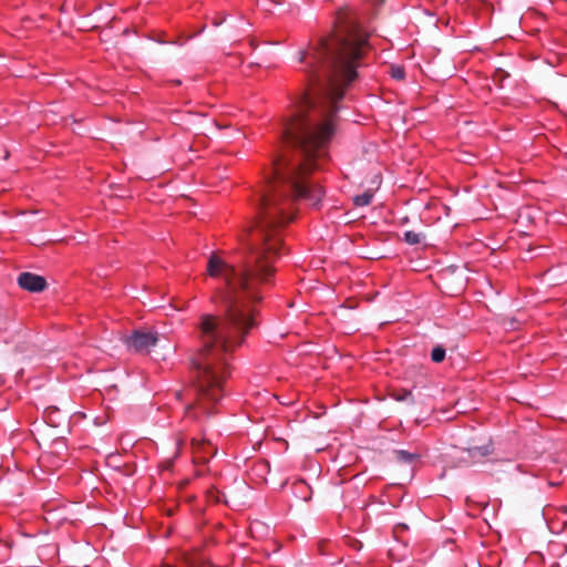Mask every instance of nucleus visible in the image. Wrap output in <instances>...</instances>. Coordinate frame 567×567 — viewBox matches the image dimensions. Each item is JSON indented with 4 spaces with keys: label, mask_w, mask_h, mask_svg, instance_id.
Masks as SVG:
<instances>
[{
    "label": "nucleus",
    "mask_w": 567,
    "mask_h": 567,
    "mask_svg": "<svg viewBox=\"0 0 567 567\" xmlns=\"http://www.w3.org/2000/svg\"><path fill=\"white\" fill-rule=\"evenodd\" d=\"M369 49V42H318L310 53L300 52L299 61L308 64L309 89L282 126L284 143L293 154L274 161L266 177L245 260L231 266L216 255L208 259V275L220 277L226 284L212 299L224 306V315L199 317L200 346L192 357L195 399L185 406L187 414L196 409L210 415L223 399L224 383L230 374L228 355L259 326L255 306L275 280L281 234L293 219V202L302 198L317 206L323 197L322 187L310 184L307 175L327 154L326 145L334 133L337 103L358 79V69Z\"/></svg>",
    "instance_id": "1"
},
{
    "label": "nucleus",
    "mask_w": 567,
    "mask_h": 567,
    "mask_svg": "<svg viewBox=\"0 0 567 567\" xmlns=\"http://www.w3.org/2000/svg\"><path fill=\"white\" fill-rule=\"evenodd\" d=\"M157 342V332L151 330H135L125 339L127 348L135 352H148Z\"/></svg>",
    "instance_id": "2"
},
{
    "label": "nucleus",
    "mask_w": 567,
    "mask_h": 567,
    "mask_svg": "<svg viewBox=\"0 0 567 567\" xmlns=\"http://www.w3.org/2000/svg\"><path fill=\"white\" fill-rule=\"evenodd\" d=\"M18 285L30 292L43 291L48 286L44 277L32 272H21L18 276Z\"/></svg>",
    "instance_id": "3"
},
{
    "label": "nucleus",
    "mask_w": 567,
    "mask_h": 567,
    "mask_svg": "<svg viewBox=\"0 0 567 567\" xmlns=\"http://www.w3.org/2000/svg\"><path fill=\"white\" fill-rule=\"evenodd\" d=\"M192 444L194 449L195 461L206 463L212 456L216 454V449L208 441L193 440Z\"/></svg>",
    "instance_id": "4"
},
{
    "label": "nucleus",
    "mask_w": 567,
    "mask_h": 567,
    "mask_svg": "<svg viewBox=\"0 0 567 567\" xmlns=\"http://www.w3.org/2000/svg\"><path fill=\"white\" fill-rule=\"evenodd\" d=\"M292 492H293L295 496L297 498L301 499L302 502L310 501L311 496H312V491H311L310 486L302 480L296 481L292 484Z\"/></svg>",
    "instance_id": "5"
},
{
    "label": "nucleus",
    "mask_w": 567,
    "mask_h": 567,
    "mask_svg": "<svg viewBox=\"0 0 567 567\" xmlns=\"http://www.w3.org/2000/svg\"><path fill=\"white\" fill-rule=\"evenodd\" d=\"M471 457H484L492 453V449L489 444L485 445H472L465 449Z\"/></svg>",
    "instance_id": "6"
},
{
    "label": "nucleus",
    "mask_w": 567,
    "mask_h": 567,
    "mask_svg": "<svg viewBox=\"0 0 567 567\" xmlns=\"http://www.w3.org/2000/svg\"><path fill=\"white\" fill-rule=\"evenodd\" d=\"M394 455H395L396 461L402 462V463H408V464H411L420 458V454L411 453V452H408L404 450L394 451Z\"/></svg>",
    "instance_id": "7"
},
{
    "label": "nucleus",
    "mask_w": 567,
    "mask_h": 567,
    "mask_svg": "<svg viewBox=\"0 0 567 567\" xmlns=\"http://www.w3.org/2000/svg\"><path fill=\"white\" fill-rule=\"evenodd\" d=\"M373 198V192L372 190H365L361 195H357L353 197V204L358 207L368 206Z\"/></svg>",
    "instance_id": "8"
},
{
    "label": "nucleus",
    "mask_w": 567,
    "mask_h": 567,
    "mask_svg": "<svg viewBox=\"0 0 567 567\" xmlns=\"http://www.w3.org/2000/svg\"><path fill=\"white\" fill-rule=\"evenodd\" d=\"M425 238L424 234L408 230L404 233V240L410 245L420 244Z\"/></svg>",
    "instance_id": "9"
},
{
    "label": "nucleus",
    "mask_w": 567,
    "mask_h": 567,
    "mask_svg": "<svg viewBox=\"0 0 567 567\" xmlns=\"http://www.w3.org/2000/svg\"><path fill=\"white\" fill-rule=\"evenodd\" d=\"M392 398L396 401H408L413 403V396L411 391L405 389L395 390L392 392Z\"/></svg>",
    "instance_id": "10"
},
{
    "label": "nucleus",
    "mask_w": 567,
    "mask_h": 567,
    "mask_svg": "<svg viewBox=\"0 0 567 567\" xmlns=\"http://www.w3.org/2000/svg\"><path fill=\"white\" fill-rule=\"evenodd\" d=\"M445 358V349L441 346L435 347L431 352V359L435 363H440Z\"/></svg>",
    "instance_id": "11"
},
{
    "label": "nucleus",
    "mask_w": 567,
    "mask_h": 567,
    "mask_svg": "<svg viewBox=\"0 0 567 567\" xmlns=\"http://www.w3.org/2000/svg\"><path fill=\"white\" fill-rule=\"evenodd\" d=\"M390 74L395 80H403L405 78L404 68H402L400 65H391Z\"/></svg>",
    "instance_id": "12"
},
{
    "label": "nucleus",
    "mask_w": 567,
    "mask_h": 567,
    "mask_svg": "<svg viewBox=\"0 0 567 567\" xmlns=\"http://www.w3.org/2000/svg\"><path fill=\"white\" fill-rule=\"evenodd\" d=\"M506 78H508V73L502 69H497L493 74V82L502 87V83Z\"/></svg>",
    "instance_id": "13"
},
{
    "label": "nucleus",
    "mask_w": 567,
    "mask_h": 567,
    "mask_svg": "<svg viewBox=\"0 0 567 567\" xmlns=\"http://www.w3.org/2000/svg\"><path fill=\"white\" fill-rule=\"evenodd\" d=\"M225 21V18H217L215 17L212 21L213 25L219 27Z\"/></svg>",
    "instance_id": "14"
},
{
    "label": "nucleus",
    "mask_w": 567,
    "mask_h": 567,
    "mask_svg": "<svg viewBox=\"0 0 567 567\" xmlns=\"http://www.w3.org/2000/svg\"><path fill=\"white\" fill-rule=\"evenodd\" d=\"M374 4H382L385 0H371Z\"/></svg>",
    "instance_id": "15"
},
{
    "label": "nucleus",
    "mask_w": 567,
    "mask_h": 567,
    "mask_svg": "<svg viewBox=\"0 0 567 567\" xmlns=\"http://www.w3.org/2000/svg\"><path fill=\"white\" fill-rule=\"evenodd\" d=\"M175 395H176V398H177L178 400H182V398H183V392L177 391V392L175 393Z\"/></svg>",
    "instance_id": "16"
},
{
    "label": "nucleus",
    "mask_w": 567,
    "mask_h": 567,
    "mask_svg": "<svg viewBox=\"0 0 567 567\" xmlns=\"http://www.w3.org/2000/svg\"><path fill=\"white\" fill-rule=\"evenodd\" d=\"M400 527H401V528H406V525H404V524H400V525H398V526H396V528H400Z\"/></svg>",
    "instance_id": "17"
},
{
    "label": "nucleus",
    "mask_w": 567,
    "mask_h": 567,
    "mask_svg": "<svg viewBox=\"0 0 567 567\" xmlns=\"http://www.w3.org/2000/svg\"><path fill=\"white\" fill-rule=\"evenodd\" d=\"M205 30V25H203L199 30V33L203 32Z\"/></svg>",
    "instance_id": "18"
}]
</instances>
